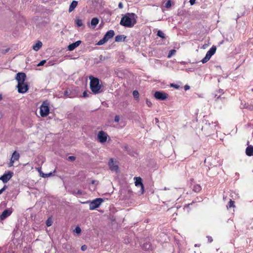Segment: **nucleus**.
Instances as JSON below:
<instances>
[{
    "mask_svg": "<svg viewBox=\"0 0 253 253\" xmlns=\"http://www.w3.org/2000/svg\"><path fill=\"white\" fill-rule=\"evenodd\" d=\"M81 41H77V42L70 44L67 47V49L69 51H73L76 47H77L81 43Z\"/></svg>",
    "mask_w": 253,
    "mask_h": 253,
    "instance_id": "14",
    "label": "nucleus"
},
{
    "mask_svg": "<svg viewBox=\"0 0 253 253\" xmlns=\"http://www.w3.org/2000/svg\"><path fill=\"white\" fill-rule=\"evenodd\" d=\"M52 224V221L50 217L48 218L46 221V225L47 226L49 227Z\"/></svg>",
    "mask_w": 253,
    "mask_h": 253,
    "instance_id": "32",
    "label": "nucleus"
},
{
    "mask_svg": "<svg viewBox=\"0 0 253 253\" xmlns=\"http://www.w3.org/2000/svg\"><path fill=\"white\" fill-rule=\"evenodd\" d=\"M155 121H156V123H158V122H159L158 119H157V118H156L155 119Z\"/></svg>",
    "mask_w": 253,
    "mask_h": 253,
    "instance_id": "55",
    "label": "nucleus"
},
{
    "mask_svg": "<svg viewBox=\"0 0 253 253\" xmlns=\"http://www.w3.org/2000/svg\"><path fill=\"white\" fill-rule=\"evenodd\" d=\"M177 209H178L179 208V207L178 206H177L175 207Z\"/></svg>",
    "mask_w": 253,
    "mask_h": 253,
    "instance_id": "58",
    "label": "nucleus"
},
{
    "mask_svg": "<svg viewBox=\"0 0 253 253\" xmlns=\"http://www.w3.org/2000/svg\"><path fill=\"white\" fill-rule=\"evenodd\" d=\"M12 210L10 209L5 210L0 215V219L3 220L11 215Z\"/></svg>",
    "mask_w": 253,
    "mask_h": 253,
    "instance_id": "12",
    "label": "nucleus"
},
{
    "mask_svg": "<svg viewBox=\"0 0 253 253\" xmlns=\"http://www.w3.org/2000/svg\"><path fill=\"white\" fill-rule=\"evenodd\" d=\"M171 5V1L170 0H168L166 3L165 4V7L167 8H169Z\"/></svg>",
    "mask_w": 253,
    "mask_h": 253,
    "instance_id": "34",
    "label": "nucleus"
},
{
    "mask_svg": "<svg viewBox=\"0 0 253 253\" xmlns=\"http://www.w3.org/2000/svg\"><path fill=\"white\" fill-rule=\"evenodd\" d=\"M64 95L69 98H73L75 96L74 93L71 90H66L65 91Z\"/></svg>",
    "mask_w": 253,
    "mask_h": 253,
    "instance_id": "24",
    "label": "nucleus"
},
{
    "mask_svg": "<svg viewBox=\"0 0 253 253\" xmlns=\"http://www.w3.org/2000/svg\"><path fill=\"white\" fill-rule=\"evenodd\" d=\"M42 46V42L38 41L36 44L33 46V49L35 51H38Z\"/></svg>",
    "mask_w": 253,
    "mask_h": 253,
    "instance_id": "20",
    "label": "nucleus"
},
{
    "mask_svg": "<svg viewBox=\"0 0 253 253\" xmlns=\"http://www.w3.org/2000/svg\"><path fill=\"white\" fill-rule=\"evenodd\" d=\"M175 240L176 241V244L179 250L178 253H183L186 245L184 238L182 236L179 238L178 236L175 235Z\"/></svg>",
    "mask_w": 253,
    "mask_h": 253,
    "instance_id": "3",
    "label": "nucleus"
},
{
    "mask_svg": "<svg viewBox=\"0 0 253 253\" xmlns=\"http://www.w3.org/2000/svg\"><path fill=\"white\" fill-rule=\"evenodd\" d=\"M69 192L75 196H77V195L81 196L83 194V191L80 190H78L77 191L75 190H70V191H69Z\"/></svg>",
    "mask_w": 253,
    "mask_h": 253,
    "instance_id": "22",
    "label": "nucleus"
},
{
    "mask_svg": "<svg viewBox=\"0 0 253 253\" xmlns=\"http://www.w3.org/2000/svg\"><path fill=\"white\" fill-rule=\"evenodd\" d=\"M108 59V57H106L105 56H103V55H101L99 56V60L100 62H101L102 61H104L105 60Z\"/></svg>",
    "mask_w": 253,
    "mask_h": 253,
    "instance_id": "39",
    "label": "nucleus"
},
{
    "mask_svg": "<svg viewBox=\"0 0 253 253\" xmlns=\"http://www.w3.org/2000/svg\"><path fill=\"white\" fill-rule=\"evenodd\" d=\"M20 158V155L16 151H14L11 156V158L10 159L14 161V162L16 161H17L19 160Z\"/></svg>",
    "mask_w": 253,
    "mask_h": 253,
    "instance_id": "21",
    "label": "nucleus"
},
{
    "mask_svg": "<svg viewBox=\"0 0 253 253\" xmlns=\"http://www.w3.org/2000/svg\"><path fill=\"white\" fill-rule=\"evenodd\" d=\"M154 96L159 100H165L168 97V94L161 91H157L154 93Z\"/></svg>",
    "mask_w": 253,
    "mask_h": 253,
    "instance_id": "8",
    "label": "nucleus"
},
{
    "mask_svg": "<svg viewBox=\"0 0 253 253\" xmlns=\"http://www.w3.org/2000/svg\"><path fill=\"white\" fill-rule=\"evenodd\" d=\"M124 150H126V151H128V147L127 145H125L124 147Z\"/></svg>",
    "mask_w": 253,
    "mask_h": 253,
    "instance_id": "52",
    "label": "nucleus"
},
{
    "mask_svg": "<svg viewBox=\"0 0 253 253\" xmlns=\"http://www.w3.org/2000/svg\"><path fill=\"white\" fill-rule=\"evenodd\" d=\"M49 112V108L47 103L43 102L40 107L41 116L42 117L47 116Z\"/></svg>",
    "mask_w": 253,
    "mask_h": 253,
    "instance_id": "6",
    "label": "nucleus"
},
{
    "mask_svg": "<svg viewBox=\"0 0 253 253\" xmlns=\"http://www.w3.org/2000/svg\"><path fill=\"white\" fill-rule=\"evenodd\" d=\"M26 78L25 73L23 72L18 73L16 74L15 79L17 80L18 84H22L25 82Z\"/></svg>",
    "mask_w": 253,
    "mask_h": 253,
    "instance_id": "11",
    "label": "nucleus"
},
{
    "mask_svg": "<svg viewBox=\"0 0 253 253\" xmlns=\"http://www.w3.org/2000/svg\"><path fill=\"white\" fill-rule=\"evenodd\" d=\"M51 174H51V173H48V174H44V173H42V177H47L48 176H50V175H51Z\"/></svg>",
    "mask_w": 253,
    "mask_h": 253,
    "instance_id": "47",
    "label": "nucleus"
},
{
    "mask_svg": "<svg viewBox=\"0 0 253 253\" xmlns=\"http://www.w3.org/2000/svg\"><path fill=\"white\" fill-rule=\"evenodd\" d=\"M109 166L110 168L112 170H117L118 169V167L117 165H115L114 164V161L112 159H111L109 162Z\"/></svg>",
    "mask_w": 253,
    "mask_h": 253,
    "instance_id": "15",
    "label": "nucleus"
},
{
    "mask_svg": "<svg viewBox=\"0 0 253 253\" xmlns=\"http://www.w3.org/2000/svg\"><path fill=\"white\" fill-rule=\"evenodd\" d=\"M3 192V191L2 190V189H1L0 190V194H2Z\"/></svg>",
    "mask_w": 253,
    "mask_h": 253,
    "instance_id": "56",
    "label": "nucleus"
},
{
    "mask_svg": "<svg viewBox=\"0 0 253 253\" xmlns=\"http://www.w3.org/2000/svg\"><path fill=\"white\" fill-rule=\"evenodd\" d=\"M173 54H174V49H171L169 51V52L168 54V57H170Z\"/></svg>",
    "mask_w": 253,
    "mask_h": 253,
    "instance_id": "40",
    "label": "nucleus"
},
{
    "mask_svg": "<svg viewBox=\"0 0 253 253\" xmlns=\"http://www.w3.org/2000/svg\"><path fill=\"white\" fill-rule=\"evenodd\" d=\"M182 88V84L180 83V84H175V89H180Z\"/></svg>",
    "mask_w": 253,
    "mask_h": 253,
    "instance_id": "38",
    "label": "nucleus"
},
{
    "mask_svg": "<svg viewBox=\"0 0 253 253\" xmlns=\"http://www.w3.org/2000/svg\"><path fill=\"white\" fill-rule=\"evenodd\" d=\"M170 86L172 87H174V83H171L170 84Z\"/></svg>",
    "mask_w": 253,
    "mask_h": 253,
    "instance_id": "54",
    "label": "nucleus"
},
{
    "mask_svg": "<svg viewBox=\"0 0 253 253\" xmlns=\"http://www.w3.org/2000/svg\"><path fill=\"white\" fill-rule=\"evenodd\" d=\"M234 203H235V202L230 199V201L229 202V203H228V204L227 205V208L228 209H230L232 208H234L235 207Z\"/></svg>",
    "mask_w": 253,
    "mask_h": 253,
    "instance_id": "29",
    "label": "nucleus"
},
{
    "mask_svg": "<svg viewBox=\"0 0 253 253\" xmlns=\"http://www.w3.org/2000/svg\"><path fill=\"white\" fill-rule=\"evenodd\" d=\"M137 16L134 13H127L123 15L120 25L126 27L131 28L137 22Z\"/></svg>",
    "mask_w": 253,
    "mask_h": 253,
    "instance_id": "1",
    "label": "nucleus"
},
{
    "mask_svg": "<svg viewBox=\"0 0 253 253\" xmlns=\"http://www.w3.org/2000/svg\"><path fill=\"white\" fill-rule=\"evenodd\" d=\"M118 7L120 9H122V8H123V3L122 2H119V3L118 4Z\"/></svg>",
    "mask_w": 253,
    "mask_h": 253,
    "instance_id": "48",
    "label": "nucleus"
},
{
    "mask_svg": "<svg viewBox=\"0 0 253 253\" xmlns=\"http://www.w3.org/2000/svg\"><path fill=\"white\" fill-rule=\"evenodd\" d=\"M2 98V95L0 94V100H1Z\"/></svg>",
    "mask_w": 253,
    "mask_h": 253,
    "instance_id": "57",
    "label": "nucleus"
},
{
    "mask_svg": "<svg viewBox=\"0 0 253 253\" xmlns=\"http://www.w3.org/2000/svg\"><path fill=\"white\" fill-rule=\"evenodd\" d=\"M135 184L136 186H140L141 193H143L144 192V185L142 182V179L140 177H135Z\"/></svg>",
    "mask_w": 253,
    "mask_h": 253,
    "instance_id": "13",
    "label": "nucleus"
},
{
    "mask_svg": "<svg viewBox=\"0 0 253 253\" xmlns=\"http://www.w3.org/2000/svg\"><path fill=\"white\" fill-rule=\"evenodd\" d=\"M202 190V187L200 184H196L194 185L193 191L195 192L198 193Z\"/></svg>",
    "mask_w": 253,
    "mask_h": 253,
    "instance_id": "26",
    "label": "nucleus"
},
{
    "mask_svg": "<svg viewBox=\"0 0 253 253\" xmlns=\"http://www.w3.org/2000/svg\"><path fill=\"white\" fill-rule=\"evenodd\" d=\"M184 87L185 90H187L189 89V88H190V86L188 85H187V84L185 85L184 86Z\"/></svg>",
    "mask_w": 253,
    "mask_h": 253,
    "instance_id": "50",
    "label": "nucleus"
},
{
    "mask_svg": "<svg viewBox=\"0 0 253 253\" xmlns=\"http://www.w3.org/2000/svg\"><path fill=\"white\" fill-rule=\"evenodd\" d=\"M252 91H253V88L252 89Z\"/></svg>",
    "mask_w": 253,
    "mask_h": 253,
    "instance_id": "59",
    "label": "nucleus"
},
{
    "mask_svg": "<svg viewBox=\"0 0 253 253\" xmlns=\"http://www.w3.org/2000/svg\"><path fill=\"white\" fill-rule=\"evenodd\" d=\"M208 238H209V240L210 241V242H212V239L211 237H208Z\"/></svg>",
    "mask_w": 253,
    "mask_h": 253,
    "instance_id": "53",
    "label": "nucleus"
},
{
    "mask_svg": "<svg viewBox=\"0 0 253 253\" xmlns=\"http://www.w3.org/2000/svg\"><path fill=\"white\" fill-rule=\"evenodd\" d=\"M115 35V32L114 30H110L107 32L105 34L103 38L100 40L96 44L97 45H101L108 41L110 39L113 38Z\"/></svg>",
    "mask_w": 253,
    "mask_h": 253,
    "instance_id": "4",
    "label": "nucleus"
},
{
    "mask_svg": "<svg viewBox=\"0 0 253 253\" xmlns=\"http://www.w3.org/2000/svg\"><path fill=\"white\" fill-rule=\"evenodd\" d=\"M90 88L92 92L94 94H98L101 92V84L99 83V80L92 76L89 77Z\"/></svg>",
    "mask_w": 253,
    "mask_h": 253,
    "instance_id": "2",
    "label": "nucleus"
},
{
    "mask_svg": "<svg viewBox=\"0 0 253 253\" xmlns=\"http://www.w3.org/2000/svg\"><path fill=\"white\" fill-rule=\"evenodd\" d=\"M46 63L45 60H42L41 61H40L38 64L37 65V66H41L43 65Z\"/></svg>",
    "mask_w": 253,
    "mask_h": 253,
    "instance_id": "37",
    "label": "nucleus"
},
{
    "mask_svg": "<svg viewBox=\"0 0 253 253\" xmlns=\"http://www.w3.org/2000/svg\"><path fill=\"white\" fill-rule=\"evenodd\" d=\"M83 96L84 97H87L88 96V93H87V92L86 91H84V92H83Z\"/></svg>",
    "mask_w": 253,
    "mask_h": 253,
    "instance_id": "45",
    "label": "nucleus"
},
{
    "mask_svg": "<svg viewBox=\"0 0 253 253\" xmlns=\"http://www.w3.org/2000/svg\"><path fill=\"white\" fill-rule=\"evenodd\" d=\"M246 154L248 156H253V146L250 145L247 147Z\"/></svg>",
    "mask_w": 253,
    "mask_h": 253,
    "instance_id": "17",
    "label": "nucleus"
},
{
    "mask_svg": "<svg viewBox=\"0 0 253 253\" xmlns=\"http://www.w3.org/2000/svg\"><path fill=\"white\" fill-rule=\"evenodd\" d=\"M17 88L19 93H24L28 90L29 85L27 83L23 82L22 84H18Z\"/></svg>",
    "mask_w": 253,
    "mask_h": 253,
    "instance_id": "7",
    "label": "nucleus"
},
{
    "mask_svg": "<svg viewBox=\"0 0 253 253\" xmlns=\"http://www.w3.org/2000/svg\"><path fill=\"white\" fill-rule=\"evenodd\" d=\"M216 46H212L210 49V50L208 51V53H209V54H211V55H213L215 51H216Z\"/></svg>",
    "mask_w": 253,
    "mask_h": 253,
    "instance_id": "28",
    "label": "nucleus"
},
{
    "mask_svg": "<svg viewBox=\"0 0 253 253\" xmlns=\"http://www.w3.org/2000/svg\"><path fill=\"white\" fill-rule=\"evenodd\" d=\"M146 103L147 105V106L149 107H151L152 106V102L148 99H146Z\"/></svg>",
    "mask_w": 253,
    "mask_h": 253,
    "instance_id": "36",
    "label": "nucleus"
},
{
    "mask_svg": "<svg viewBox=\"0 0 253 253\" xmlns=\"http://www.w3.org/2000/svg\"><path fill=\"white\" fill-rule=\"evenodd\" d=\"M157 36H158L159 37L164 39L165 38V34L163 33V31H161V30H159L157 32Z\"/></svg>",
    "mask_w": 253,
    "mask_h": 253,
    "instance_id": "33",
    "label": "nucleus"
},
{
    "mask_svg": "<svg viewBox=\"0 0 253 253\" xmlns=\"http://www.w3.org/2000/svg\"><path fill=\"white\" fill-rule=\"evenodd\" d=\"M104 202V200L101 198H96L92 201H87L85 203L89 204V210H93L98 208L101 203Z\"/></svg>",
    "mask_w": 253,
    "mask_h": 253,
    "instance_id": "5",
    "label": "nucleus"
},
{
    "mask_svg": "<svg viewBox=\"0 0 253 253\" xmlns=\"http://www.w3.org/2000/svg\"><path fill=\"white\" fill-rule=\"evenodd\" d=\"M78 3V1L73 0L70 5V6L69 8V12H71L72 11H73L75 9V8L77 7Z\"/></svg>",
    "mask_w": 253,
    "mask_h": 253,
    "instance_id": "16",
    "label": "nucleus"
},
{
    "mask_svg": "<svg viewBox=\"0 0 253 253\" xmlns=\"http://www.w3.org/2000/svg\"><path fill=\"white\" fill-rule=\"evenodd\" d=\"M76 24L78 27H81L83 25L82 20L80 19H78L76 20Z\"/></svg>",
    "mask_w": 253,
    "mask_h": 253,
    "instance_id": "31",
    "label": "nucleus"
},
{
    "mask_svg": "<svg viewBox=\"0 0 253 253\" xmlns=\"http://www.w3.org/2000/svg\"><path fill=\"white\" fill-rule=\"evenodd\" d=\"M195 202H192L191 203H190V204H185V205H184V208H189V207L190 205H192L193 204H195Z\"/></svg>",
    "mask_w": 253,
    "mask_h": 253,
    "instance_id": "44",
    "label": "nucleus"
},
{
    "mask_svg": "<svg viewBox=\"0 0 253 253\" xmlns=\"http://www.w3.org/2000/svg\"><path fill=\"white\" fill-rule=\"evenodd\" d=\"M87 249V246L86 245H83L81 247V250L83 251H84Z\"/></svg>",
    "mask_w": 253,
    "mask_h": 253,
    "instance_id": "46",
    "label": "nucleus"
},
{
    "mask_svg": "<svg viewBox=\"0 0 253 253\" xmlns=\"http://www.w3.org/2000/svg\"><path fill=\"white\" fill-rule=\"evenodd\" d=\"M132 94L134 98L136 99L139 98V94L137 90H134L132 92Z\"/></svg>",
    "mask_w": 253,
    "mask_h": 253,
    "instance_id": "30",
    "label": "nucleus"
},
{
    "mask_svg": "<svg viewBox=\"0 0 253 253\" xmlns=\"http://www.w3.org/2000/svg\"><path fill=\"white\" fill-rule=\"evenodd\" d=\"M196 0H190L189 2L191 5L195 4Z\"/></svg>",
    "mask_w": 253,
    "mask_h": 253,
    "instance_id": "49",
    "label": "nucleus"
},
{
    "mask_svg": "<svg viewBox=\"0 0 253 253\" xmlns=\"http://www.w3.org/2000/svg\"><path fill=\"white\" fill-rule=\"evenodd\" d=\"M74 231L77 234H80L81 232V229L79 226H77L75 228Z\"/></svg>",
    "mask_w": 253,
    "mask_h": 253,
    "instance_id": "35",
    "label": "nucleus"
},
{
    "mask_svg": "<svg viewBox=\"0 0 253 253\" xmlns=\"http://www.w3.org/2000/svg\"><path fill=\"white\" fill-rule=\"evenodd\" d=\"M7 188V186L6 185H4V186L1 188V189H2V190L3 191H4V190H5V189H6Z\"/></svg>",
    "mask_w": 253,
    "mask_h": 253,
    "instance_id": "51",
    "label": "nucleus"
},
{
    "mask_svg": "<svg viewBox=\"0 0 253 253\" xmlns=\"http://www.w3.org/2000/svg\"><path fill=\"white\" fill-rule=\"evenodd\" d=\"M142 248L145 251H148L152 249V245L149 242H145L144 243Z\"/></svg>",
    "mask_w": 253,
    "mask_h": 253,
    "instance_id": "19",
    "label": "nucleus"
},
{
    "mask_svg": "<svg viewBox=\"0 0 253 253\" xmlns=\"http://www.w3.org/2000/svg\"><path fill=\"white\" fill-rule=\"evenodd\" d=\"M126 38V37L124 35H117L115 37V42H121L125 41Z\"/></svg>",
    "mask_w": 253,
    "mask_h": 253,
    "instance_id": "18",
    "label": "nucleus"
},
{
    "mask_svg": "<svg viewBox=\"0 0 253 253\" xmlns=\"http://www.w3.org/2000/svg\"><path fill=\"white\" fill-rule=\"evenodd\" d=\"M114 121L115 122H119L120 121V117L118 115H116L115 117Z\"/></svg>",
    "mask_w": 253,
    "mask_h": 253,
    "instance_id": "42",
    "label": "nucleus"
},
{
    "mask_svg": "<svg viewBox=\"0 0 253 253\" xmlns=\"http://www.w3.org/2000/svg\"><path fill=\"white\" fill-rule=\"evenodd\" d=\"M108 134L107 133L104 132V131L101 130L98 132V135H97V138L98 140L100 143H105L106 142L107 137H108Z\"/></svg>",
    "mask_w": 253,
    "mask_h": 253,
    "instance_id": "10",
    "label": "nucleus"
},
{
    "mask_svg": "<svg viewBox=\"0 0 253 253\" xmlns=\"http://www.w3.org/2000/svg\"><path fill=\"white\" fill-rule=\"evenodd\" d=\"M99 19L97 17L93 18L91 20V25L93 27V28L95 27L96 25L99 23Z\"/></svg>",
    "mask_w": 253,
    "mask_h": 253,
    "instance_id": "23",
    "label": "nucleus"
},
{
    "mask_svg": "<svg viewBox=\"0 0 253 253\" xmlns=\"http://www.w3.org/2000/svg\"><path fill=\"white\" fill-rule=\"evenodd\" d=\"M14 161L12 160L11 159H10V162L9 163V164H8V167H11L12 166H13V163H14Z\"/></svg>",
    "mask_w": 253,
    "mask_h": 253,
    "instance_id": "43",
    "label": "nucleus"
},
{
    "mask_svg": "<svg viewBox=\"0 0 253 253\" xmlns=\"http://www.w3.org/2000/svg\"><path fill=\"white\" fill-rule=\"evenodd\" d=\"M91 184L94 185V186H92V187H90L89 189L91 191H94L96 189L95 185H96L98 183L97 181L94 180H91Z\"/></svg>",
    "mask_w": 253,
    "mask_h": 253,
    "instance_id": "27",
    "label": "nucleus"
},
{
    "mask_svg": "<svg viewBox=\"0 0 253 253\" xmlns=\"http://www.w3.org/2000/svg\"><path fill=\"white\" fill-rule=\"evenodd\" d=\"M13 172L10 171L5 172L0 177V180H1L4 183H6L13 176Z\"/></svg>",
    "mask_w": 253,
    "mask_h": 253,
    "instance_id": "9",
    "label": "nucleus"
},
{
    "mask_svg": "<svg viewBox=\"0 0 253 253\" xmlns=\"http://www.w3.org/2000/svg\"><path fill=\"white\" fill-rule=\"evenodd\" d=\"M75 159H76V157L73 156H69L68 158V160L69 161H74L75 160Z\"/></svg>",
    "mask_w": 253,
    "mask_h": 253,
    "instance_id": "41",
    "label": "nucleus"
},
{
    "mask_svg": "<svg viewBox=\"0 0 253 253\" xmlns=\"http://www.w3.org/2000/svg\"><path fill=\"white\" fill-rule=\"evenodd\" d=\"M211 56L212 55H211V54L207 52L205 57L201 61L203 63H205L210 59Z\"/></svg>",
    "mask_w": 253,
    "mask_h": 253,
    "instance_id": "25",
    "label": "nucleus"
}]
</instances>
